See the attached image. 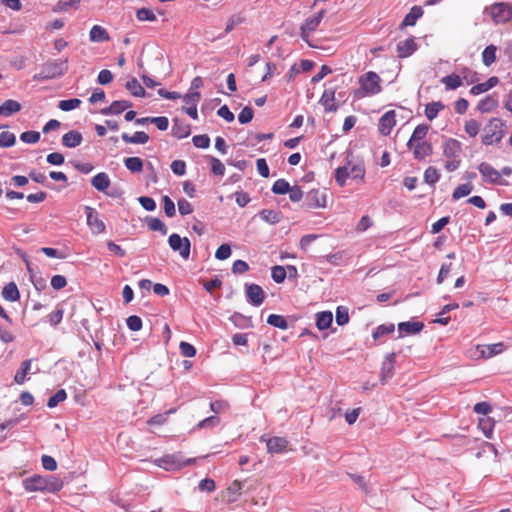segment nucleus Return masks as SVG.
<instances>
[{
  "label": "nucleus",
  "instance_id": "1",
  "mask_svg": "<svg viewBox=\"0 0 512 512\" xmlns=\"http://www.w3.org/2000/svg\"><path fill=\"white\" fill-rule=\"evenodd\" d=\"M22 485L27 492L56 493L63 488L64 483L60 478L53 475L34 474L25 478Z\"/></svg>",
  "mask_w": 512,
  "mask_h": 512
},
{
  "label": "nucleus",
  "instance_id": "2",
  "mask_svg": "<svg viewBox=\"0 0 512 512\" xmlns=\"http://www.w3.org/2000/svg\"><path fill=\"white\" fill-rule=\"evenodd\" d=\"M506 133V125L500 118H492L483 128L482 143L492 145L499 143Z\"/></svg>",
  "mask_w": 512,
  "mask_h": 512
},
{
  "label": "nucleus",
  "instance_id": "3",
  "mask_svg": "<svg viewBox=\"0 0 512 512\" xmlns=\"http://www.w3.org/2000/svg\"><path fill=\"white\" fill-rule=\"evenodd\" d=\"M68 70V60H53L45 63L40 72L33 76L35 81H44L61 77Z\"/></svg>",
  "mask_w": 512,
  "mask_h": 512
},
{
  "label": "nucleus",
  "instance_id": "4",
  "mask_svg": "<svg viewBox=\"0 0 512 512\" xmlns=\"http://www.w3.org/2000/svg\"><path fill=\"white\" fill-rule=\"evenodd\" d=\"M361 88L360 96L375 95L381 91L380 77L377 73L369 71L359 79Z\"/></svg>",
  "mask_w": 512,
  "mask_h": 512
},
{
  "label": "nucleus",
  "instance_id": "5",
  "mask_svg": "<svg viewBox=\"0 0 512 512\" xmlns=\"http://www.w3.org/2000/svg\"><path fill=\"white\" fill-rule=\"evenodd\" d=\"M478 170L484 182L493 185H508V182L501 177V173L498 170H496L491 164L487 162H481L478 165Z\"/></svg>",
  "mask_w": 512,
  "mask_h": 512
},
{
  "label": "nucleus",
  "instance_id": "6",
  "mask_svg": "<svg viewBox=\"0 0 512 512\" xmlns=\"http://www.w3.org/2000/svg\"><path fill=\"white\" fill-rule=\"evenodd\" d=\"M489 13L495 24H503L512 20V6L507 3H495L490 6Z\"/></svg>",
  "mask_w": 512,
  "mask_h": 512
},
{
  "label": "nucleus",
  "instance_id": "7",
  "mask_svg": "<svg viewBox=\"0 0 512 512\" xmlns=\"http://www.w3.org/2000/svg\"><path fill=\"white\" fill-rule=\"evenodd\" d=\"M325 13L326 10L321 9L316 15L307 18L300 27V36L302 40L305 41L310 46L311 44L309 42V36L318 28L323 17L325 16Z\"/></svg>",
  "mask_w": 512,
  "mask_h": 512
},
{
  "label": "nucleus",
  "instance_id": "8",
  "mask_svg": "<svg viewBox=\"0 0 512 512\" xmlns=\"http://www.w3.org/2000/svg\"><path fill=\"white\" fill-rule=\"evenodd\" d=\"M326 207V194L321 192L319 189H311L305 194L302 208L305 210H311L316 208Z\"/></svg>",
  "mask_w": 512,
  "mask_h": 512
},
{
  "label": "nucleus",
  "instance_id": "9",
  "mask_svg": "<svg viewBox=\"0 0 512 512\" xmlns=\"http://www.w3.org/2000/svg\"><path fill=\"white\" fill-rule=\"evenodd\" d=\"M168 243L173 251L179 252L180 256L187 260L190 256L191 243L187 237H181L177 233H173L168 238Z\"/></svg>",
  "mask_w": 512,
  "mask_h": 512
},
{
  "label": "nucleus",
  "instance_id": "10",
  "mask_svg": "<svg viewBox=\"0 0 512 512\" xmlns=\"http://www.w3.org/2000/svg\"><path fill=\"white\" fill-rule=\"evenodd\" d=\"M84 211L87 218V225L91 231L95 234L104 233L106 226L105 223L99 218V214L91 206H85Z\"/></svg>",
  "mask_w": 512,
  "mask_h": 512
},
{
  "label": "nucleus",
  "instance_id": "11",
  "mask_svg": "<svg viewBox=\"0 0 512 512\" xmlns=\"http://www.w3.org/2000/svg\"><path fill=\"white\" fill-rule=\"evenodd\" d=\"M246 299L253 306H260L265 300V292L257 284H246Z\"/></svg>",
  "mask_w": 512,
  "mask_h": 512
},
{
  "label": "nucleus",
  "instance_id": "12",
  "mask_svg": "<svg viewBox=\"0 0 512 512\" xmlns=\"http://www.w3.org/2000/svg\"><path fill=\"white\" fill-rule=\"evenodd\" d=\"M396 361V353L392 352L386 355L380 372V380L384 384L394 375V364Z\"/></svg>",
  "mask_w": 512,
  "mask_h": 512
},
{
  "label": "nucleus",
  "instance_id": "13",
  "mask_svg": "<svg viewBox=\"0 0 512 512\" xmlns=\"http://www.w3.org/2000/svg\"><path fill=\"white\" fill-rule=\"evenodd\" d=\"M396 124V113L394 110H389L384 113L379 120V132L387 136L391 133Z\"/></svg>",
  "mask_w": 512,
  "mask_h": 512
},
{
  "label": "nucleus",
  "instance_id": "14",
  "mask_svg": "<svg viewBox=\"0 0 512 512\" xmlns=\"http://www.w3.org/2000/svg\"><path fill=\"white\" fill-rule=\"evenodd\" d=\"M417 43L414 37L407 38L397 44V55L399 58H406L417 50Z\"/></svg>",
  "mask_w": 512,
  "mask_h": 512
},
{
  "label": "nucleus",
  "instance_id": "15",
  "mask_svg": "<svg viewBox=\"0 0 512 512\" xmlns=\"http://www.w3.org/2000/svg\"><path fill=\"white\" fill-rule=\"evenodd\" d=\"M132 103L128 100H117L113 101L110 106L101 109L100 113L102 115H119L126 109L130 108Z\"/></svg>",
  "mask_w": 512,
  "mask_h": 512
},
{
  "label": "nucleus",
  "instance_id": "16",
  "mask_svg": "<svg viewBox=\"0 0 512 512\" xmlns=\"http://www.w3.org/2000/svg\"><path fill=\"white\" fill-rule=\"evenodd\" d=\"M424 328V323L419 321H406L400 322L398 324L399 337H402L403 334L415 335L420 333Z\"/></svg>",
  "mask_w": 512,
  "mask_h": 512
},
{
  "label": "nucleus",
  "instance_id": "17",
  "mask_svg": "<svg viewBox=\"0 0 512 512\" xmlns=\"http://www.w3.org/2000/svg\"><path fill=\"white\" fill-rule=\"evenodd\" d=\"M461 150V143L456 139L448 138L443 144V155L446 158H458Z\"/></svg>",
  "mask_w": 512,
  "mask_h": 512
},
{
  "label": "nucleus",
  "instance_id": "18",
  "mask_svg": "<svg viewBox=\"0 0 512 512\" xmlns=\"http://www.w3.org/2000/svg\"><path fill=\"white\" fill-rule=\"evenodd\" d=\"M504 349L505 345L502 342L477 346V350L480 352V355L486 359L502 353Z\"/></svg>",
  "mask_w": 512,
  "mask_h": 512
},
{
  "label": "nucleus",
  "instance_id": "19",
  "mask_svg": "<svg viewBox=\"0 0 512 512\" xmlns=\"http://www.w3.org/2000/svg\"><path fill=\"white\" fill-rule=\"evenodd\" d=\"M413 156L416 160H423L433 153V146L427 141H422L413 144Z\"/></svg>",
  "mask_w": 512,
  "mask_h": 512
},
{
  "label": "nucleus",
  "instance_id": "20",
  "mask_svg": "<svg viewBox=\"0 0 512 512\" xmlns=\"http://www.w3.org/2000/svg\"><path fill=\"white\" fill-rule=\"evenodd\" d=\"M83 141L82 134L77 130H71L62 136V145L67 148H75Z\"/></svg>",
  "mask_w": 512,
  "mask_h": 512
},
{
  "label": "nucleus",
  "instance_id": "21",
  "mask_svg": "<svg viewBox=\"0 0 512 512\" xmlns=\"http://www.w3.org/2000/svg\"><path fill=\"white\" fill-rule=\"evenodd\" d=\"M422 15L423 9L420 6H413L402 20L400 28L403 29L407 26H414Z\"/></svg>",
  "mask_w": 512,
  "mask_h": 512
},
{
  "label": "nucleus",
  "instance_id": "22",
  "mask_svg": "<svg viewBox=\"0 0 512 512\" xmlns=\"http://www.w3.org/2000/svg\"><path fill=\"white\" fill-rule=\"evenodd\" d=\"M429 130V126L426 124H419L415 127L410 139L407 142L408 149L413 148L414 143L424 141Z\"/></svg>",
  "mask_w": 512,
  "mask_h": 512
},
{
  "label": "nucleus",
  "instance_id": "23",
  "mask_svg": "<svg viewBox=\"0 0 512 512\" xmlns=\"http://www.w3.org/2000/svg\"><path fill=\"white\" fill-rule=\"evenodd\" d=\"M171 133L177 139H183L190 135L191 129L190 126L183 121L175 118L173 120Z\"/></svg>",
  "mask_w": 512,
  "mask_h": 512
},
{
  "label": "nucleus",
  "instance_id": "24",
  "mask_svg": "<svg viewBox=\"0 0 512 512\" xmlns=\"http://www.w3.org/2000/svg\"><path fill=\"white\" fill-rule=\"evenodd\" d=\"M89 39L91 42L101 43L109 41L110 36L104 27L94 25L89 32Z\"/></svg>",
  "mask_w": 512,
  "mask_h": 512
},
{
  "label": "nucleus",
  "instance_id": "25",
  "mask_svg": "<svg viewBox=\"0 0 512 512\" xmlns=\"http://www.w3.org/2000/svg\"><path fill=\"white\" fill-rule=\"evenodd\" d=\"M266 445L268 452L280 453L286 449L288 441L283 437H272L267 439Z\"/></svg>",
  "mask_w": 512,
  "mask_h": 512
},
{
  "label": "nucleus",
  "instance_id": "26",
  "mask_svg": "<svg viewBox=\"0 0 512 512\" xmlns=\"http://www.w3.org/2000/svg\"><path fill=\"white\" fill-rule=\"evenodd\" d=\"M21 104L13 99H8L0 105V116L10 117L21 110Z\"/></svg>",
  "mask_w": 512,
  "mask_h": 512
},
{
  "label": "nucleus",
  "instance_id": "27",
  "mask_svg": "<svg viewBox=\"0 0 512 512\" xmlns=\"http://www.w3.org/2000/svg\"><path fill=\"white\" fill-rule=\"evenodd\" d=\"M110 183V178L105 172H100L91 179V185L100 192H105Z\"/></svg>",
  "mask_w": 512,
  "mask_h": 512
},
{
  "label": "nucleus",
  "instance_id": "28",
  "mask_svg": "<svg viewBox=\"0 0 512 512\" xmlns=\"http://www.w3.org/2000/svg\"><path fill=\"white\" fill-rule=\"evenodd\" d=\"M121 138L128 144H146L149 141V135L144 131H136L132 136L123 133Z\"/></svg>",
  "mask_w": 512,
  "mask_h": 512
},
{
  "label": "nucleus",
  "instance_id": "29",
  "mask_svg": "<svg viewBox=\"0 0 512 512\" xmlns=\"http://www.w3.org/2000/svg\"><path fill=\"white\" fill-rule=\"evenodd\" d=\"M2 296L5 300L15 302L20 298V293L17 285L14 282H10L3 287Z\"/></svg>",
  "mask_w": 512,
  "mask_h": 512
},
{
  "label": "nucleus",
  "instance_id": "30",
  "mask_svg": "<svg viewBox=\"0 0 512 512\" xmlns=\"http://www.w3.org/2000/svg\"><path fill=\"white\" fill-rule=\"evenodd\" d=\"M498 107V100L494 98L492 95H488L483 98L477 105V109L481 113H488L493 111Z\"/></svg>",
  "mask_w": 512,
  "mask_h": 512
},
{
  "label": "nucleus",
  "instance_id": "31",
  "mask_svg": "<svg viewBox=\"0 0 512 512\" xmlns=\"http://www.w3.org/2000/svg\"><path fill=\"white\" fill-rule=\"evenodd\" d=\"M333 315L330 311H322L316 314V326L319 330H325L330 327Z\"/></svg>",
  "mask_w": 512,
  "mask_h": 512
},
{
  "label": "nucleus",
  "instance_id": "32",
  "mask_svg": "<svg viewBox=\"0 0 512 512\" xmlns=\"http://www.w3.org/2000/svg\"><path fill=\"white\" fill-rule=\"evenodd\" d=\"M395 330V325L393 323L381 324L377 326L373 333L372 337L374 340H380L382 337L393 333Z\"/></svg>",
  "mask_w": 512,
  "mask_h": 512
},
{
  "label": "nucleus",
  "instance_id": "33",
  "mask_svg": "<svg viewBox=\"0 0 512 512\" xmlns=\"http://www.w3.org/2000/svg\"><path fill=\"white\" fill-rule=\"evenodd\" d=\"M334 91L325 90L321 96L320 103L324 106L326 112L336 111L337 106L334 105Z\"/></svg>",
  "mask_w": 512,
  "mask_h": 512
},
{
  "label": "nucleus",
  "instance_id": "34",
  "mask_svg": "<svg viewBox=\"0 0 512 512\" xmlns=\"http://www.w3.org/2000/svg\"><path fill=\"white\" fill-rule=\"evenodd\" d=\"M447 90H455L462 85V77L457 74H450L441 79Z\"/></svg>",
  "mask_w": 512,
  "mask_h": 512
},
{
  "label": "nucleus",
  "instance_id": "35",
  "mask_svg": "<svg viewBox=\"0 0 512 512\" xmlns=\"http://www.w3.org/2000/svg\"><path fill=\"white\" fill-rule=\"evenodd\" d=\"M125 87L135 97L146 96L145 89L141 86V84L138 82L136 78H132L131 80L127 81Z\"/></svg>",
  "mask_w": 512,
  "mask_h": 512
},
{
  "label": "nucleus",
  "instance_id": "36",
  "mask_svg": "<svg viewBox=\"0 0 512 512\" xmlns=\"http://www.w3.org/2000/svg\"><path fill=\"white\" fill-rule=\"evenodd\" d=\"M124 165L132 173H140L143 170V161L139 157L125 158Z\"/></svg>",
  "mask_w": 512,
  "mask_h": 512
},
{
  "label": "nucleus",
  "instance_id": "37",
  "mask_svg": "<svg viewBox=\"0 0 512 512\" xmlns=\"http://www.w3.org/2000/svg\"><path fill=\"white\" fill-rule=\"evenodd\" d=\"M473 189L474 187L472 183L460 184L454 189L452 193V199L457 201L463 197H466L473 191Z\"/></svg>",
  "mask_w": 512,
  "mask_h": 512
},
{
  "label": "nucleus",
  "instance_id": "38",
  "mask_svg": "<svg viewBox=\"0 0 512 512\" xmlns=\"http://www.w3.org/2000/svg\"><path fill=\"white\" fill-rule=\"evenodd\" d=\"M146 223H147L148 228L151 231H159L162 235L167 234L168 229H167L165 223L162 220H160L159 218L147 217Z\"/></svg>",
  "mask_w": 512,
  "mask_h": 512
},
{
  "label": "nucleus",
  "instance_id": "39",
  "mask_svg": "<svg viewBox=\"0 0 512 512\" xmlns=\"http://www.w3.org/2000/svg\"><path fill=\"white\" fill-rule=\"evenodd\" d=\"M443 109L444 105L440 101L428 103L425 107V116L429 120H433L438 116L439 112Z\"/></svg>",
  "mask_w": 512,
  "mask_h": 512
},
{
  "label": "nucleus",
  "instance_id": "40",
  "mask_svg": "<svg viewBox=\"0 0 512 512\" xmlns=\"http://www.w3.org/2000/svg\"><path fill=\"white\" fill-rule=\"evenodd\" d=\"M497 48L494 45L487 46L482 52V61L485 66H490L496 61Z\"/></svg>",
  "mask_w": 512,
  "mask_h": 512
},
{
  "label": "nucleus",
  "instance_id": "41",
  "mask_svg": "<svg viewBox=\"0 0 512 512\" xmlns=\"http://www.w3.org/2000/svg\"><path fill=\"white\" fill-rule=\"evenodd\" d=\"M31 369V360H25L21 364V368L16 372L14 380L17 384H23L26 380V375Z\"/></svg>",
  "mask_w": 512,
  "mask_h": 512
},
{
  "label": "nucleus",
  "instance_id": "42",
  "mask_svg": "<svg viewBox=\"0 0 512 512\" xmlns=\"http://www.w3.org/2000/svg\"><path fill=\"white\" fill-rule=\"evenodd\" d=\"M267 323L282 330H286L288 328V322L285 317L278 314L269 315L267 318Z\"/></svg>",
  "mask_w": 512,
  "mask_h": 512
},
{
  "label": "nucleus",
  "instance_id": "43",
  "mask_svg": "<svg viewBox=\"0 0 512 512\" xmlns=\"http://www.w3.org/2000/svg\"><path fill=\"white\" fill-rule=\"evenodd\" d=\"M440 179V174L438 170L429 166L424 172V182L428 185L434 186Z\"/></svg>",
  "mask_w": 512,
  "mask_h": 512
},
{
  "label": "nucleus",
  "instance_id": "44",
  "mask_svg": "<svg viewBox=\"0 0 512 512\" xmlns=\"http://www.w3.org/2000/svg\"><path fill=\"white\" fill-rule=\"evenodd\" d=\"M290 184L285 179H278L272 185L271 191L277 195H284L290 191Z\"/></svg>",
  "mask_w": 512,
  "mask_h": 512
},
{
  "label": "nucleus",
  "instance_id": "45",
  "mask_svg": "<svg viewBox=\"0 0 512 512\" xmlns=\"http://www.w3.org/2000/svg\"><path fill=\"white\" fill-rule=\"evenodd\" d=\"M260 218L269 223V224H276L280 221V214L274 210L270 209H263L259 212Z\"/></svg>",
  "mask_w": 512,
  "mask_h": 512
},
{
  "label": "nucleus",
  "instance_id": "46",
  "mask_svg": "<svg viewBox=\"0 0 512 512\" xmlns=\"http://www.w3.org/2000/svg\"><path fill=\"white\" fill-rule=\"evenodd\" d=\"M494 424V421L489 417H484L479 420V427L488 439H491L493 436Z\"/></svg>",
  "mask_w": 512,
  "mask_h": 512
},
{
  "label": "nucleus",
  "instance_id": "47",
  "mask_svg": "<svg viewBox=\"0 0 512 512\" xmlns=\"http://www.w3.org/2000/svg\"><path fill=\"white\" fill-rule=\"evenodd\" d=\"M348 177H350L349 165L340 166L335 170V180L340 187L345 185Z\"/></svg>",
  "mask_w": 512,
  "mask_h": 512
},
{
  "label": "nucleus",
  "instance_id": "48",
  "mask_svg": "<svg viewBox=\"0 0 512 512\" xmlns=\"http://www.w3.org/2000/svg\"><path fill=\"white\" fill-rule=\"evenodd\" d=\"M459 307L458 303H451L443 306L441 312L439 313V317L435 319V323L447 325L450 321L449 317H443V315L446 314V312H450L454 309H457Z\"/></svg>",
  "mask_w": 512,
  "mask_h": 512
},
{
  "label": "nucleus",
  "instance_id": "49",
  "mask_svg": "<svg viewBox=\"0 0 512 512\" xmlns=\"http://www.w3.org/2000/svg\"><path fill=\"white\" fill-rule=\"evenodd\" d=\"M81 100L78 98H71L67 100H61L58 103V108L62 111H71L73 109L78 108L81 105Z\"/></svg>",
  "mask_w": 512,
  "mask_h": 512
},
{
  "label": "nucleus",
  "instance_id": "50",
  "mask_svg": "<svg viewBox=\"0 0 512 512\" xmlns=\"http://www.w3.org/2000/svg\"><path fill=\"white\" fill-rule=\"evenodd\" d=\"M287 276L286 268L280 265H276L272 267L271 269V277L274 282L276 283H282Z\"/></svg>",
  "mask_w": 512,
  "mask_h": 512
},
{
  "label": "nucleus",
  "instance_id": "51",
  "mask_svg": "<svg viewBox=\"0 0 512 512\" xmlns=\"http://www.w3.org/2000/svg\"><path fill=\"white\" fill-rule=\"evenodd\" d=\"M136 18L139 20V21H150V22H153L156 20V15L154 14V12L148 8H139L137 9L136 11Z\"/></svg>",
  "mask_w": 512,
  "mask_h": 512
},
{
  "label": "nucleus",
  "instance_id": "52",
  "mask_svg": "<svg viewBox=\"0 0 512 512\" xmlns=\"http://www.w3.org/2000/svg\"><path fill=\"white\" fill-rule=\"evenodd\" d=\"M244 21L245 18L242 15L233 14L227 21L224 33H230L236 26L242 24Z\"/></svg>",
  "mask_w": 512,
  "mask_h": 512
},
{
  "label": "nucleus",
  "instance_id": "53",
  "mask_svg": "<svg viewBox=\"0 0 512 512\" xmlns=\"http://www.w3.org/2000/svg\"><path fill=\"white\" fill-rule=\"evenodd\" d=\"M67 398V393L64 389L58 390L53 396L48 399L47 406L49 408L56 407L60 402Z\"/></svg>",
  "mask_w": 512,
  "mask_h": 512
},
{
  "label": "nucleus",
  "instance_id": "54",
  "mask_svg": "<svg viewBox=\"0 0 512 512\" xmlns=\"http://www.w3.org/2000/svg\"><path fill=\"white\" fill-rule=\"evenodd\" d=\"M336 323L339 326H343L349 322V313L348 309L344 306H338L336 309Z\"/></svg>",
  "mask_w": 512,
  "mask_h": 512
},
{
  "label": "nucleus",
  "instance_id": "55",
  "mask_svg": "<svg viewBox=\"0 0 512 512\" xmlns=\"http://www.w3.org/2000/svg\"><path fill=\"white\" fill-rule=\"evenodd\" d=\"M210 164H211V172L214 175L223 176L225 174V166L224 164L216 157L209 156Z\"/></svg>",
  "mask_w": 512,
  "mask_h": 512
},
{
  "label": "nucleus",
  "instance_id": "56",
  "mask_svg": "<svg viewBox=\"0 0 512 512\" xmlns=\"http://www.w3.org/2000/svg\"><path fill=\"white\" fill-rule=\"evenodd\" d=\"M220 424V418L218 416H209L203 420H201L197 424V429H204V428H213Z\"/></svg>",
  "mask_w": 512,
  "mask_h": 512
},
{
  "label": "nucleus",
  "instance_id": "57",
  "mask_svg": "<svg viewBox=\"0 0 512 512\" xmlns=\"http://www.w3.org/2000/svg\"><path fill=\"white\" fill-rule=\"evenodd\" d=\"M464 129H465V132L470 137H475L479 133L480 123L475 119H470V120L466 121Z\"/></svg>",
  "mask_w": 512,
  "mask_h": 512
},
{
  "label": "nucleus",
  "instance_id": "58",
  "mask_svg": "<svg viewBox=\"0 0 512 512\" xmlns=\"http://www.w3.org/2000/svg\"><path fill=\"white\" fill-rule=\"evenodd\" d=\"M16 142V137L13 133L4 131L0 134V147H12Z\"/></svg>",
  "mask_w": 512,
  "mask_h": 512
},
{
  "label": "nucleus",
  "instance_id": "59",
  "mask_svg": "<svg viewBox=\"0 0 512 512\" xmlns=\"http://www.w3.org/2000/svg\"><path fill=\"white\" fill-rule=\"evenodd\" d=\"M20 140L27 144H35L40 140V133L37 131H25L21 133Z\"/></svg>",
  "mask_w": 512,
  "mask_h": 512
},
{
  "label": "nucleus",
  "instance_id": "60",
  "mask_svg": "<svg viewBox=\"0 0 512 512\" xmlns=\"http://www.w3.org/2000/svg\"><path fill=\"white\" fill-rule=\"evenodd\" d=\"M180 353L184 357L192 358L196 355L195 347L185 341H181L179 344Z\"/></svg>",
  "mask_w": 512,
  "mask_h": 512
},
{
  "label": "nucleus",
  "instance_id": "61",
  "mask_svg": "<svg viewBox=\"0 0 512 512\" xmlns=\"http://www.w3.org/2000/svg\"><path fill=\"white\" fill-rule=\"evenodd\" d=\"M162 201H163V205H164V212L166 214L167 217H174L175 214H176V210H175V204L174 202L172 201V199L165 195L162 197Z\"/></svg>",
  "mask_w": 512,
  "mask_h": 512
},
{
  "label": "nucleus",
  "instance_id": "62",
  "mask_svg": "<svg viewBox=\"0 0 512 512\" xmlns=\"http://www.w3.org/2000/svg\"><path fill=\"white\" fill-rule=\"evenodd\" d=\"M192 142H193L194 146L197 148L206 149L210 146V138L206 134L195 135L192 138Z\"/></svg>",
  "mask_w": 512,
  "mask_h": 512
},
{
  "label": "nucleus",
  "instance_id": "63",
  "mask_svg": "<svg viewBox=\"0 0 512 512\" xmlns=\"http://www.w3.org/2000/svg\"><path fill=\"white\" fill-rule=\"evenodd\" d=\"M210 409L215 414L223 413L229 409V403L225 400H215L210 403Z\"/></svg>",
  "mask_w": 512,
  "mask_h": 512
},
{
  "label": "nucleus",
  "instance_id": "64",
  "mask_svg": "<svg viewBox=\"0 0 512 512\" xmlns=\"http://www.w3.org/2000/svg\"><path fill=\"white\" fill-rule=\"evenodd\" d=\"M253 116H254L253 109L249 106H246L239 113L238 121L241 124H247L253 119Z\"/></svg>",
  "mask_w": 512,
  "mask_h": 512
}]
</instances>
